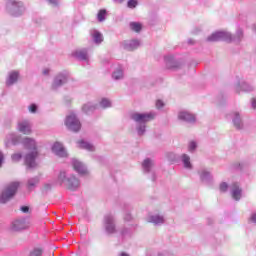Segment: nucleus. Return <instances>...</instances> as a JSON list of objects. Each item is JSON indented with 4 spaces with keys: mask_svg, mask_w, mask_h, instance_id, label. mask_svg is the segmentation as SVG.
<instances>
[{
    "mask_svg": "<svg viewBox=\"0 0 256 256\" xmlns=\"http://www.w3.org/2000/svg\"><path fill=\"white\" fill-rule=\"evenodd\" d=\"M20 210L22 211V213H27L29 211V206H22L20 207Z\"/></svg>",
    "mask_w": 256,
    "mask_h": 256,
    "instance_id": "nucleus-48",
    "label": "nucleus"
},
{
    "mask_svg": "<svg viewBox=\"0 0 256 256\" xmlns=\"http://www.w3.org/2000/svg\"><path fill=\"white\" fill-rule=\"evenodd\" d=\"M17 129L20 133H23V135H31L32 133L31 121L22 120L18 122Z\"/></svg>",
    "mask_w": 256,
    "mask_h": 256,
    "instance_id": "nucleus-15",
    "label": "nucleus"
},
{
    "mask_svg": "<svg viewBox=\"0 0 256 256\" xmlns=\"http://www.w3.org/2000/svg\"><path fill=\"white\" fill-rule=\"evenodd\" d=\"M104 229L107 235H114L117 233V226L115 225V216L112 214H106L103 220Z\"/></svg>",
    "mask_w": 256,
    "mask_h": 256,
    "instance_id": "nucleus-8",
    "label": "nucleus"
},
{
    "mask_svg": "<svg viewBox=\"0 0 256 256\" xmlns=\"http://www.w3.org/2000/svg\"><path fill=\"white\" fill-rule=\"evenodd\" d=\"M99 106L102 109H109V107H111V101L107 98H102L100 103H99Z\"/></svg>",
    "mask_w": 256,
    "mask_h": 256,
    "instance_id": "nucleus-34",
    "label": "nucleus"
},
{
    "mask_svg": "<svg viewBox=\"0 0 256 256\" xmlns=\"http://www.w3.org/2000/svg\"><path fill=\"white\" fill-rule=\"evenodd\" d=\"M72 167L78 175H87V166L78 160L77 158H73L72 161Z\"/></svg>",
    "mask_w": 256,
    "mask_h": 256,
    "instance_id": "nucleus-14",
    "label": "nucleus"
},
{
    "mask_svg": "<svg viewBox=\"0 0 256 256\" xmlns=\"http://www.w3.org/2000/svg\"><path fill=\"white\" fill-rule=\"evenodd\" d=\"M43 75H49V69H47V68L44 69V70H43Z\"/></svg>",
    "mask_w": 256,
    "mask_h": 256,
    "instance_id": "nucleus-53",
    "label": "nucleus"
},
{
    "mask_svg": "<svg viewBox=\"0 0 256 256\" xmlns=\"http://www.w3.org/2000/svg\"><path fill=\"white\" fill-rule=\"evenodd\" d=\"M158 256H164V255H163V253L160 252V253H158Z\"/></svg>",
    "mask_w": 256,
    "mask_h": 256,
    "instance_id": "nucleus-55",
    "label": "nucleus"
},
{
    "mask_svg": "<svg viewBox=\"0 0 256 256\" xmlns=\"http://www.w3.org/2000/svg\"><path fill=\"white\" fill-rule=\"evenodd\" d=\"M52 151L57 155L58 157H67V150H65V147H63V144L59 142H55L52 146Z\"/></svg>",
    "mask_w": 256,
    "mask_h": 256,
    "instance_id": "nucleus-20",
    "label": "nucleus"
},
{
    "mask_svg": "<svg viewBox=\"0 0 256 256\" xmlns=\"http://www.w3.org/2000/svg\"><path fill=\"white\" fill-rule=\"evenodd\" d=\"M130 119L132 121H135L137 134L139 135V137H142V135L147 131V123L155 119V113L134 112L130 114Z\"/></svg>",
    "mask_w": 256,
    "mask_h": 256,
    "instance_id": "nucleus-2",
    "label": "nucleus"
},
{
    "mask_svg": "<svg viewBox=\"0 0 256 256\" xmlns=\"http://www.w3.org/2000/svg\"><path fill=\"white\" fill-rule=\"evenodd\" d=\"M233 167L235 169H237L238 171H243V169L245 167H247V164L245 162H238V163L234 164Z\"/></svg>",
    "mask_w": 256,
    "mask_h": 256,
    "instance_id": "nucleus-39",
    "label": "nucleus"
},
{
    "mask_svg": "<svg viewBox=\"0 0 256 256\" xmlns=\"http://www.w3.org/2000/svg\"><path fill=\"white\" fill-rule=\"evenodd\" d=\"M139 5V1L137 0H128L127 7L128 9H135Z\"/></svg>",
    "mask_w": 256,
    "mask_h": 256,
    "instance_id": "nucleus-37",
    "label": "nucleus"
},
{
    "mask_svg": "<svg viewBox=\"0 0 256 256\" xmlns=\"http://www.w3.org/2000/svg\"><path fill=\"white\" fill-rule=\"evenodd\" d=\"M251 105L254 109H256V99L255 98L252 99Z\"/></svg>",
    "mask_w": 256,
    "mask_h": 256,
    "instance_id": "nucleus-51",
    "label": "nucleus"
},
{
    "mask_svg": "<svg viewBox=\"0 0 256 256\" xmlns=\"http://www.w3.org/2000/svg\"><path fill=\"white\" fill-rule=\"evenodd\" d=\"M198 175L202 183H211V179H213V176H211V172H209V170L205 168L201 169L198 172Z\"/></svg>",
    "mask_w": 256,
    "mask_h": 256,
    "instance_id": "nucleus-26",
    "label": "nucleus"
},
{
    "mask_svg": "<svg viewBox=\"0 0 256 256\" xmlns=\"http://www.w3.org/2000/svg\"><path fill=\"white\" fill-rule=\"evenodd\" d=\"M56 184L64 185L69 191H77L81 187V180L76 178L75 175L67 176V172L60 171L56 179Z\"/></svg>",
    "mask_w": 256,
    "mask_h": 256,
    "instance_id": "nucleus-4",
    "label": "nucleus"
},
{
    "mask_svg": "<svg viewBox=\"0 0 256 256\" xmlns=\"http://www.w3.org/2000/svg\"><path fill=\"white\" fill-rule=\"evenodd\" d=\"M251 223H254L256 225V212H253L250 216Z\"/></svg>",
    "mask_w": 256,
    "mask_h": 256,
    "instance_id": "nucleus-46",
    "label": "nucleus"
},
{
    "mask_svg": "<svg viewBox=\"0 0 256 256\" xmlns=\"http://www.w3.org/2000/svg\"><path fill=\"white\" fill-rule=\"evenodd\" d=\"M19 189V182H12L2 191L0 195V203H7L10 199L15 197V193Z\"/></svg>",
    "mask_w": 256,
    "mask_h": 256,
    "instance_id": "nucleus-6",
    "label": "nucleus"
},
{
    "mask_svg": "<svg viewBox=\"0 0 256 256\" xmlns=\"http://www.w3.org/2000/svg\"><path fill=\"white\" fill-rule=\"evenodd\" d=\"M193 43H195V41L193 39H188V44L189 45H193Z\"/></svg>",
    "mask_w": 256,
    "mask_h": 256,
    "instance_id": "nucleus-54",
    "label": "nucleus"
},
{
    "mask_svg": "<svg viewBox=\"0 0 256 256\" xmlns=\"http://www.w3.org/2000/svg\"><path fill=\"white\" fill-rule=\"evenodd\" d=\"M6 13L11 17H23L27 7L21 0H8L5 5Z\"/></svg>",
    "mask_w": 256,
    "mask_h": 256,
    "instance_id": "nucleus-5",
    "label": "nucleus"
},
{
    "mask_svg": "<svg viewBox=\"0 0 256 256\" xmlns=\"http://www.w3.org/2000/svg\"><path fill=\"white\" fill-rule=\"evenodd\" d=\"M253 89V86L245 81H238V83L235 86V90L237 93H241V91H244V93H251Z\"/></svg>",
    "mask_w": 256,
    "mask_h": 256,
    "instance_id": "nucleus-19",
    "label": "nucleus"
},
{
    "mask_svg": "<svg viewBox=\"0 0 256 256\" xmlns=\"http://www.w3.org/2000/svg\"><path fill=\"white\" fill-rule=\"evenodd\" d=\"M153 167H155V162L151 160L150 158H146L142 162V169L144 173H150V179L155 183L157 181V174H155V170H153Z\"/></svg>",
    "mask_w": 256,
    "mask_h": 256,
    "instance_id": "nucleus-10",
    "label": "nucleus"
},
{
    "mask_svg": "<svg viewBox=\"0 0 256 256\" xmlns=\"http://www.w3.org/2000/svg\"><path fill=\"white\" fill-rule=\"evenodd\" d=\"M164 61L166 63L167 69H177L181 65L177 60H175V57L171 55L165 56Z\"/></svg>",
    "mask_w": 256,
    "mask_h": 256,
    "instance_id": "nucleus-22",
    "label": "nucleus"
},
{
    "mask_svg": "<svg viewBox=\"0 0 256 256\" xmlns=\"http://www.w3.org/2000/svg\"><path fill=\"white\" fill-rule=\"evenodd\" d=\"M70 79L69 71L63 70L62 72H59L53 79L52 82V89L54 91H57L60 87H63Z\"/></svg>",
    "mask_w": 256,
    "mask_h": 256,
    "instance_id": "nucleus-7",
    "label": "nucleus"
},
{
    "mask_svg": "<svg viewBox=\"0 0 256 256\" xmlns=\"http://www.w3.org/2000/svg\"><path fill=\"white\" fill-rule=\"evenodd\" d=\"M229 117H231L232 123L236 129H243V118L241 117V114L239 112H232Z\"/></svg>",
    "mask_w": 256,
    "mask_h": 256,
    "instance_id": "nucleus-16",
    "label": "nucleus"
},
{
    "mask_svg": "<svg viewBox=\"0 0 256 256\" xmlns=\"http://www.w3.org/2000/svg\"><path fill=\"white\" fill-rule=\"evenodd\" d=\"M230 193L234 201H241V197H243V190L239 186V183L234 182L230 185Z\"/></svg>",
    "mask_w": 256,
    "mask_h": 256,
    "instance_id": "nucleus-13",
    "label": "nucleus"
},
{
    "mask_svg": "<svg viewBox=\"0 0 256 256\" xmlns=\"http://www.w3.org/2000/svg\"><path fill=\"white\" fill-rule=\"evenodd\" d=\"M31 225L29 217L18 218L12 222V231H23V229H28Z\"/></svg>",
    "mask_w": 256,
    "mask_h": 256,
    "instance_id": "nucleus-11",
    "label": "nucleus"
},
{
    "mask_svg": "<svg viewBox=\"0 0 256 256\" xmlns=\"http://www.w3.org/2000/svg\"><path fill=\"white\" fill-rule=\"evenodd\" d=\"M42 255H43V249L34 248L29 252L28 256H42Z\"/></svg>",
    "mask_w": 256,
    "mask_h": 256,
    "instance_id": "nucleus-36",
    "label": "nucleus"
},
{
    "mask_svg": "<svg viewBox=\"0 0 256 256\" xmlns=\"http://www.w3.org/2000/svg\"><path fill=\"white\" fill-rule=\"evenodd\" d=\"M44 189H45L46 191H49V190L51 189V184H45V185H44Z\"/></svg>",
    "mask_w": 256,
    "mask_h": 256,
    "instance_id": "nucleus-52",
    "label": "nucleus"
},
{
    "mask_svg": "<svg viewBox=\"0 0 256 256\" xmlns=\"http://www.w3.org/2000/svg\"><path fill=\"white\" fill-rule=\"evenodd\" d=\"M37 157H39V151H31L30 153L25 155L24 163L26 167H28V169H33L37 167Z\"/></svg>",
    "mask_w": 256,
    "mask_h": 256,
    "instance_id": "nucleus-12",
    "label": "nucleus"
},
{
    "mask_svg": "<svg viewBox=\"0 0 256 256\" xmlns=\"http://www.w3.org/2000/svg\"><path fill=\"white\" fill-rule=\"evenodd\" d=\"M243 39V30L238 28L235 35L227 31H216L207 37V41L215 43L217 41H226V43H241Z\"/></svg>",
    "mask_w": 256,
    "mask_h": 256,
    "instance_id": "nucleus-1",
    "label": "nucleus"
},
{
    "mask_svg": "<svg viewBox=\"0 0 256 256\" xmlns=\"http://www.w3.org/2000/svg\"><path fill=\"white\" fill-rule=\"evenodd\" d=\"M106 17H107V10H105V9L99 10V12L97 14V20L99 21V23H103V21H105Z\"/></svg>",
    "mask_w": 256,
    "mask_h": 256,
    "instance_id": "nucleus-33",
    "label": "nucleus"
},
{
    "mask_svg": "<svg viewBox=\"0 0 256 256\" xmlns=\"http://www.w3.org/2000/svg\"><path fill=\"white\" fill-rule=\"evenodd\" d=\"M180 159H181L185 169H193V164H191V157H189V155L182 154L180 156Z\"/></svg>",
    "mask_w": 256,
    "mask_h": 256,
    "instance_id": "nucleus-28",
    "label": "nucleus"
},
{
    "mask_svg": "<svg viewBox=\"0 0 256 256\" xmlns=\"http://www.w3.org/2000/svg\"><path fill=\"white\" fill-rule=\"evenodd\" d=\"M129 27L135 33H141V29H143V25L139 22H130Z\"/></svg>",
    "mask_w": 256,
    "mask_h": 256,
    "instance_id": "nucleus-31",
    "label": "nucleus"
},
{
    "mask_svg": "<svg viewBox=\"0 0 256 256\" xmlns=\"http://www.w3.org/2000/svg\"><path fill=\"white\" fill-rule=\"evenodd\" d=\"M3 152L0 151V167L3 165Z\"/></svg>",
    "mask_w": 256,
    "mask_h": 256,
    "instance_id": "nucleus-50",
    "label": "nucleus"
},
{
    "mask_svg": "<svg viewBox=\"0 0 256 256\" xmlns=\"http://www.w3.org/2000/svg\"><path fill=\"white\" fill-rule=\"evenodd\" d=\"M99 107V105H97L94 102H88L86 104H84L82 106V111L83 113H85L86 115H93V113H95L96 109Z\"/></svg>",
    "mask_w": 256,
    "mask_h": 256,
    "instance_id": "nucleus-24",
    "label": "nucleus"
},
{
    "mask_svg": "<svg viewBox=\"0 0 256 256\" xmlns=\"http://www.w3.org/2000/svg\"><path fill=\"white\" fill-rule=\"evenodd\" d=\"M39 183V176L28 179L27 187L29 190L33 189Z\"/></svg>",
    "mask_w": 256,
    "mask_h": 256,
    "instance_id": "nucleus-32",
    "label": "nucleus"
},
{
    "mask_svg": "<svg viewBox=\"0 0 256 256\" xmlns=\"http://www.w3.org/2000/svg\"><path fill=\"white\" fill-rule=\"evenodd\" d=\"M197 149V142L195 141H191L189 144H188V151L190 153H194V151Z\"/></svg>",
    "mask_w": 256,
    "mask_h": 256,
    "instance_id": "nucleus-40",
    "label": "nucleus"
},
{
    "mask_svg": "<svg viewBox=\"0 0 256 256\" xmlns=\"http://www.w3.org/2000/svg\"><path fill=\"white\" fill-rule=\"evenodd\" d=\"M52 7H57L59 5V0H47Z\"/></svg>",
    "mask_w": 256,
    "mask_h": 256,
    "instance_id": "nucleus-45",
    "label": "nucleus"
},
{
    "mask_svg": "<svg viewBox=\"0 0 256 256\" xmlns=\"http://www.w3.org/2000/svg\"><path fill=\"white\" fill-rule=\"evenodd\" d=\"M124 77L125 71L123 70V66H116L114 71L112 72V79H114V81H121V79H123Z\"/></svg>",
    "mask_w": 256,
    "mask_h": 256,
    "instance_id": "nucleus-25",
    "label": "nucleus"
},
{
    "mask_svg": "<svg viewBox=\"0 0 256 256\" xmlns=\"http://www.w3.org/2000/svg\"><path fill=\"white\" fill-rule=\"evenodd\" d=\"M147 222L152 223L156 227H159L160 225H163V223H165V217L159 214L150 215L147 217Z\"/></svg>",
    "mask_w": 256,
    "mask_h": 256,
    "instance_id": "nucleus-21",
    "label": "nucleus"
},
{
    "mask_svg": "<svg viewBox=\"0 0 256 256\" xmlns=\"http://www.w3.org/2000/svg\"><path fill=\"white\" fill-rule=\"evenodd\" d=\"M178 119L180 121H184V123H195L196 121L195 115L185 110L178 113Z\"/></svg>",
    "mask_w": 256,
    "mask_h": 256,
    "instance_id": "nucleus-18",
    "label": "nucleus"
},
{
    "mask_svg": "<svg viewBox=\"0 0 256 256\" xmlns=\"http://www.w3.org/2000/svg\"><path fill=\"white\" fill-rule=\"evenodd\" d=\"M78 147L80 149H85L86 151H95V146H93V144H91L85 140H80L78 142Z\"/></svg>",
    "mask_w": 256,
    "mask_h": 256,
    "instance_id": "nucleus-29",
    "label": "nucleus"
},
{
    "mask_svg": "<svg viewBox=\"0 0 256 256\" xmlns=\"http://www.w3.org/2000/svg\"><path fill=\"white\" fill-rule=\"evenodd\" d=\"M65 125L67 129L73 131L74 133H77V131L81 130V121H79V118H77V115L74 113L66 117Z\"/></svg>",
    "mask_w": 256,
    "mask_h": 256,
    "instance_id": "nucleus-9",
    "label": "nucleus"
},
{
    "mask_svg": "<svg viewBox=\"0 0 256 256\" xmlns=\"http://www.w3.org/2000/svg\"><path fill=\"white\" fill-rule=\"evenodd\" d=\"M219 189L221 193H227V189H231V186H229V184H227L226 182H222L219 186Z\"/></svg>",
    "mask_w": 256,
    "mask_h": 256,
    "instance_id": "nucleus-38",
    "label": "nucleus"
},
{
    "mask_svg": "<svg viewBox=\"0 0 256 256\" xmlns=\"http://www.w3.org/2000/svg\"><path fill=\"white\" fill-rule=\"evenodd\" d=\"M156 107H157L158 109H163V107H165V103H163L162 100H157V101H156Z\"/></svg>",
    "mask_w": 256,
    "mask_h": 256,
    "instance_id": "nucleus-44",
    "label": "nucleus"
},
{
    "mask_svg": "<svg viewBox=\"0 0 256 256\" xmlns=\"http://www.w3.org/2000/svg\"><path fill=\"white\" fill-rule=\"evenodd\" d=\"M113 3H115L116 5H122V3H125V0H112Z\"/></svg>",
    "mask_w": 256,
    "mask_h": 256,
    "instance_id": "nucleus-49",
    "label": "nucleus"
},
{
    "mask_svg": "<svg viewBox=\"0 0 256 256\" xmlns=\"http://www.w3.org/2000/svg\"><path fill=\"white\" fill-rule=\"evenodd\" d=\"M92 39L96 45H99L103 43V34H101L99 31L95 30L92 34Z\"/></svg>",
    "mask_w": 256,
    "mask_h": 256,
    "instance_id": "nucleus-30",
    "label": "nucleus"
},
{
    "mask_svg": "<svg viewBox=\"0 0 256 256\" xmlns=\"http://www.w3.org/2000/svg\"><path fill=\"white\" fill-rule=\"evenodd\" d=\"M37 109H39V107L37 106V104L33 103V104H30L28 106V111L30 113H37Z\"/></svg>",
    "mask_w": 256,
    "mask_h": 256,
    "instance_id": "nucleus-42",
    "label": "nucleus"
},
{
    "mask_svg": "<svg viewBox=\"0 0 256 256\" xmlns=\"http://www.w3.org/2000/svg\"><path fill=\"white\" fill-rule=\"evenodd\" d=\"M139 45H141V42H139V40H130L124 42V49H126V51H135V49H139Z\"/></svg>",
    "mask_w": 256,
    "mask_h": 256,
    "instance_id": "nucleus-27",
    "label": "nucleus"
},
{
    "mask_svg": "<svg viewBox=\"0 0 256 256\" xmlns=\"http://www.w3.org/2000/svg\"><path fill=\"white\" fill-rule=\"evenodd\" d=\"M19 81V71L13 70L9 72L8 78L6 80L7 87H11L12 85H15Z\"/></svg>",
    "mask_w": 256,
    "mask_h": 256,
    "instance_id": "nucleus-23",
    "label": "nucleus"
},
{
    "mask_svg": "<svg viewBox=\"0 0 256 256\" xmlns=\"http://www.w3.org/2000/svg\"><path fill=\"white\" fill-rule=\"evenodd\" d=\"M72 55L78 61H89V50L87 48L78 49Z\"/></svg>",
    "mask_w": 256,
    "mask_h": 256,
    "instance_id": "nucleus-17",
    "label": "nucleus"
},
{
    "mask_svg": "<svg viewBox=\"0 0 256 256\" xmlns=\"http://www.w3.org/2000/svg\"><path fill=\"white\" fill-rule=\"evenodd\" d=\"M12 161L18 162L20 159H23V154L15 153L11 156Z\"/></svg>",
    "mask_w": 256,
    "mask_h": 256,
    "instance_id": "nucleus-43",
    "label": "nucleus"
},
{
    "mask_svg": "<svg viewBox=\"0 0 256 256\" xmlns=\"http://www.w3.org/2000/svg\"><path fill=\"white\" fill-rule=\"evenodd\" d=\"M131 229L129 228H123L121 231V236L122 237H131Z\"/></svg>",
    "mask_w": 256,
    "mask_h": 256,
    "instance_id": "nucleus-41",
    "label": "nucleus"
},
{
    "mask_svg": "<svg viewBox=\"0 0 256 256\" xmlns=\"http://www.w3.org/2000/svg\"><path fill=\"white\" fill-rule=\"evenodd\" d=\"M131 219H133V217L131 216V214L126 213L124 216V221H131Z\"/></svg>",
    "mask_w": 256,
    "mask_h": 256,
    "instance_id": "nucleus-47",
    "label": "nucleus"
},
{
    "mask_svg": "<svg viewBox=\"0 0 256 256\" xmlns=\"http://www.w3.org/2000/svg\"><path fill=\"white\" fill-rule=\"evenodd\" d=\"M168 159L171 161V163H178L179 159H181V156L175 154V153H169Z\"/></svg>",
    "mask_w": 256,
    "mask_h": 256,
    "instance_id": "nucleus-35",
    "label": "nucleus"
},
{
    "mask_svg": "<svg viewBox=\"0 0 256 256\" xmlns=\"http://www.w3.org/2000/svg\"><path fill=\"white\" fill-rule=\"evenodd\" d=\"M10 143L12 145H19V143H21V145H23V147L28 151H38L37 141H35V139L33 138H29V137L23 138L21 137V135L12 133L7 136L6 147H9Z\"/></svg>",
    "mask_w": 256,
    "mask_h": 256,
    "instance_id": "nucleus-3",
    "label": "nucleus"
}]
</instances>
